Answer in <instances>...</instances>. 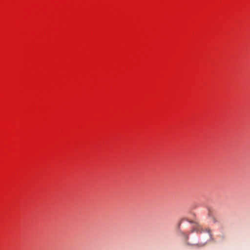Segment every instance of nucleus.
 Wrapping results in <instances>:
<instances>
[{"mask_svg": "<svg viewBox=\"0 0 250 250\" xmlns=\"http://www.w3.org/2000/svg\"><path fill=\"white\" fill-rule=\"evenodd\" d=\"M207 232L208 233V236L209 238H211V234H210V230L209 229H206Z\"/></svg>", "mask_w": 250, "mask_h": 250, "instance_id": "nucleus-2", "label": "nucleus"}, {"mask_svg": "<svg viewBox=\"0 0 250 250\" xmlns=\"http://www.w3.org/2000/svg\"><path fill=\"white\" fill-rule=\"evenodd\" d=\"M193 230L192 231H196L197 233H202L203 231V229L201 226L197 223H195L193 226Z\"/></svg>", "mask_w": 250, "mask_h": 250, "instance_id": "nucleus-1", "label": "nucleus"}, {"mask_svg": "<svg viewBox=\"0 0 250 250\" xmlns=\"http://www.w3.org/2000/svg\"><path fill=\"white\" fill-rule=\"evenodd\" d=\"M205 244H206V243H204V244H196V246H197L198 247H203V246H204Z\"/></svg>", "mask_w": 250, "mask_h": 250, "instance_id": "nucleus-3", "label": "nucleus"}, {"mask_svg": "<svg viewBox=\"0 0 250 250\" xmlns=\"http://www.w3.org/2000/svg\"><path fill=\"white\" fill-rule=\"evenodd\" d=\"M213 221H214V222H216V220L214 218H213Z\"/></svg>", "mask_w": 250, "mask_h": 250, "instance_id": "nucleus-4", "label": "nucleus"}]
</instances>
